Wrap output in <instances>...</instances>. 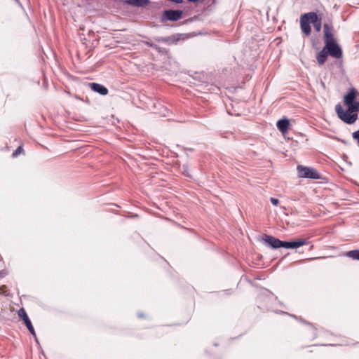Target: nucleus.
I'll use <instances>...</instances> for the list:
<instances>
[{
    "instance_id": "obj_19",
    "label": "nucleus",
    "mask_w": 359,
    "mask_h": 359,
    "mask_svg": "<svg viewBox=\"0 0 359 359\" xmlns=\"http://www.w3.org/2000/svg\"><path fill=\"white\" fill-rule=\"evenodd\" d=\"M353 137L355 140H356L358 141V142L359 143V130L353 133Z\"/></svg>"
},
{
    "instance_id": "obj_14",
    "label": "nucleus",
    "mask_w": 359,
    "mask_h": 359,
    "mask_svg": "<svg viewBox=\"0 0 359 359\" xmlns=\"http://www.w3.org/2000/svg\"><path fill=\"white\" fill-rule=\"evenodd\" d=\"M18 313L19 317L20 318H22L24 322L27 321V320H29L27 313L24 309H20L18 311Z\"/></svg>"
},
{
    "instance_id": "obj_18",
    "label": "nucleus",
    "mask_w": 359,
    "mask_h": 359,
    "mask_svg": "<svg viewBox=\"0 0 359 359\" xmlns=\"http://www.w3.org/2000/svg\"><path fill=\"white\" fill-rule=\"evenodd\" d=\"M22 151V148L21 147H19L13 154V156H16L18 154H20Z\"/></svg>"
},
{
    "instance_id": "obj_2",
    "label": "nucleus",
    "mask_w": 359,
    "mask_h": 359,
    "mask_svg": "<svg viewBox=\"0 0 359 359\" xmlns=\"http://www.w3.org/2000/svg\"><path fill=\"white\" fill-rule=\"evenodd\" d=\"M324 33L325 43V48H326L327 53L334 57H341L342 54L341 50L339 45L335 42L331 29L328 25H324Z\"/></svg>"
},
{
    "instance_id": "obj_16",
    "label": "nucleus",
    "mask_w": 359,
    "mask_h": 359,
    "mask_svg": "<svg viewBox=\"0 0 359 359\" xmlns=\"http://www.w3.org/2000/svg\"><path fill=\"white\" fill-rule=\"evenodd\" d=\"M316 30L317 32H320L321 29V20H318L316 22L313 23Z\"/></svg>"
},
{
    "instance_id": "obj_6",
    "label": "nucleus",
    "mask_w": 359,
    "mask_h": 359,
    "mask_svg": "<svg viewBox=\"0 0 359 359\" xmlns=\"http://www.w3.org/2000/svg\"><path fill=\"white\" fill-rule=\"evenodd\" d=\"M164 16L170 20H177L182 16V12L180 11H166L164 13Z\"/></svg>"
},
{
    "instance_id": "obj_1",
    "label": "nucleus",
    "mask_w": 359,
    "mask_h": 359,
    "mask_svg": "<svg viewBox=\"0 0 359 359\" xmlns=\"http://www.w3.org/2000/svg\"><path fill=\"white\" fill-rule=\"evenodd\" d=\"M344 103L347 110L345 111L341 104H337L336 112L344 123L352 124L357 120L359 112V92L355 88H351L344 97Z\"/></svg>"
},
{
    "instance_id": "obj_8",
    "label": "nucleus",
    "mask_w": 359,
    "mask_h": 359,
    "mask_svg": "<svg viewBox=\"0 0 359 359\" xmlns=\"http://www.w3.org/2000/svg\"><path fill=\"white\" fill-rule=\"evenodd\" d=\"M124 2L133 6L141 7L147 6L149 3V0H126Z\"/></svg>"
},
{
    "instance_id": "obj_10",
    "label": "nucleus",
    "mask_w": 359,
    "mask_h": 359,
    "mask_svg": "<svg viewBox=\"0 0 359 359\" xmlns=\"http://www.w3.org/2000/svg\"><path fill=\"white\" fill-rule=\"evenodd\" d=\"M300 24H301V28L302 32L306 34L309 35L311 32V27L309 25V22L306 20V19H304L302 16L300 19Z\"/></svg>"
},
{
    "instance_id": "obj_17",
    "label": "nucleus",
    "mask_w": 359,
    "mask_h": 359,
    "mask_svg": "<svg viewBox=\"0 0 359 359\" xmlns=\"http://www.w3.org/2000/svg\"><path fill=\"white\" fill-rule=\"evenodd\" d=\"M270 201L275 206H277L279 204V200L276 198H271Z\"/></svg>"
},
{
    "instance_id": "obj_11",
    "label": "nucleus",
    "mask_w": 359,
    "mask_h": 359,
    "mask_svg": "<svg viewBox=\"0 0 359 359\" xmlns=\"http://www.w3.org/2000/svg\"><path fill=\"white\" fill-rule=\"evenodd\" d=\"M302 17L312 24L320 20L316 13H306Z\"/></svg>"
},
{
    "instance_id": "obj_15",
    "label": "nucleus",
    "mask_w": 359,
    "mask_h": 359,
    "mask_svg": "<svg viewBox=\"0 0 359 359\" xmlns=\"http://www.w3.org/2000/svg\"><path fill=\"white\" fill-rule=\"evenodd\" d=\"M25 323L27 329L29 330V331L31 332V334L32 335L35 336L36 335L35 331L34 330V327H33V326L32 325V323H31L30 320L29 319L27 320V321H25Z\"/></svg>"
},
{
    "instance_id": "obj_5",
    "label": "nucleus",
    "mask_w": 359,
    "mask_h": 359,
    "mask_svg": "<svg viewBox=\"0 0 359 359\" xmlns=\"http://www.w3.org/2000/svg\"><path fill=\"white\" fill-rule=\"evenodd\" d=\"M306 242L304 240H299L297 241L286 242L283 241V248H298L305 245Z\"/></svg>"
},
{
    "instance_id": "obj_3",
    "label": "nucleus",
    "mask_w": 359,
    "mask_h": 359,
    "mask_svg": "<svg viewBox=\"0 0 359 359\" xmlns=\"http://www.w3.org/2000/svg\"><path fill=\"white\" fill-rule=\"evenodd\" d=\"M297 174L299 177L310 178V179H320V175L318 172L311 167H306L299 165L297 168Z\"/></svg>"
},
{
    "instance_id": "obj_4",
    "label": "nucleus",
    "mask_w": 359,
    "mask_h": 359,
    "mask_svg": "<svg viewBox=\"0 0 359 359\" xmlns=\"http://www.w3.org/2000/svg\"><path fill=\"white\" fill-rule=\"evenodd\" d=\"M264 241L266 242V243H267L269 246H271L273 248H280L282 247L283 245L282 241H280L279 239H277L271 236H265Z\"/></svg>"
},
{
    "instance_id": "obj_9",
    "label": "nucleus",
    "mask_w": 359,
    "mask_h": 359,
    "mask_svg": "<svg viewBox=\"0 0 359 359\" xmlns=\"http://www.w3.org/2000/svg\"><path fill=\"white\" fill-rule=\"evenodd\" d=\"M289 125L290 123L287 119H281L277 122V128L283 133L287 131Z\"/></svg>"
},
{
    "instance_id": "obj_7",
    "label": "nucleus",
    "mask_w": 359,
    "mask_h": 359,
    "mask_svg": "<svg viewBox=\"0 0 359 359\" xmlns=\"http://www.w3.org/2000/svg\"><path fill=\"white\" fill-rule=\"evenodd\" d=\"M90 88L93 91L97 92L102 95H106L108 93L107 88L99 83H93L90 84Z\"/></svg>"
},
{
    "instance_id": "obj_12",
    "label": "nucleus",
    "mask_w": 359,
    "mask_h": 359,
    "mask_svg": "<svg viewBox=\"0 0 359 359\" xmlns=\"http://www.w3.org/2000/svg\"><path fill=\"white\" fill-rule=\"evenodd\" d=\"M327 53H327L326 48H325V47H324L317 56V60L319 64H320V65L324 64V62L327 60Z\"/></svg>"
},
{
    "instance_id": "obj_13",
    "label": "nucleus",
    "mask_w": 359,
    "mask_h": 359,
    "mask_svg": "<svg viewBox=\"0 0 359 359\" xmlns=\"http://www.w3.org/2000/svg\"><path fill=\"white\" fill-rule=\"evenodd\" d=\"M346 256L359 260V250H351L346 252Z\"/></svg>"
}]
</instances>
